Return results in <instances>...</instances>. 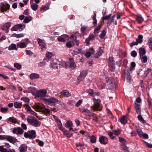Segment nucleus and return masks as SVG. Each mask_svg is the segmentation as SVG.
Masks as SVG:
<instances>
[{
	"instance_id": "26",
	"label": "nucleus",
	"mask_w": 152,
	"mask_h": 152,
	"mask_svg": "<svg viewBox=\"0 0 152 152\" xmlns=\"http://www.w3.org/2000/svg\"><path fill=\"white\" fill-rule=\"evenodd\" d=\"M75 45L74 42L72 41H69L66 44V46L69 48L73 47Z\"/></svg>"
},
{
	"instance_id": "56",
	"label": "nucleus",
	"mask_w": 152,
	"mask_h": 152,
	"mask_svg": "<svg viewBox=\"0 0 152 152\" xmlns=\"http://www.w3.org/2000/svg\"><path fill=\"white\" fill-rule=\"evenodd\" d=\"M25 105L26 109L27 112L29 113L32 110L31 107L28 104H26Z\"/></svg>"
},
{
	"instance_id": "57",
	"label": "nucleus",
	"mask_w": 152,
	"mask_h": 152,
	"mask_svg": "<svg viewBox=\"0 0 152 152\" xmlns=\"http://www.w3.org/2000/svg\"><path fill=\"white\" fill-rule=\"evenodd\" d=\"M53 54L51 52H48L45 55L46 57L48 58H50L52 56Z\"/></svg>"
},
{
	"instance_id": "13",
	"label": "nucleus",
	"mask_w": 152,
	"mask_h": 152,
	"mask_svg": "<svg viewBox=\"0 0 152 152\" xmlns=\"http://www.w3.org/2000/svg\"><path fill=\"white\" fill-rule=\"evenodd\" d=\"M37 41L39 46L42 50L44 48H46V45L44 42V40L39 38L37 39Z\"/></svg>"
},
{
	"instance_id": "9",
	"label": "nucleus",
	"mask_w": 152,
	"mask_h": 152,
	"mask_svg": "<svg viewBox=\"0 0 152 152\" xmlns=\"http://www.w3.org/2000/svg\"><path fill=\"white\" fill-rule=\"evenodd\" d=\"M25 25L24 24H17L12 27V31H17L19 30L20 31H21L25 28Z\"/></svg>"
},
{
	"instance_id": "11",
	"label": "nucleus",
	"mask_w": 152,
	"mask_h": 152,
	"mask_svg": "<svg viewBox=\"0 0 152 152\" xmlns=\"http://www.w3.org/2000/svg\"><path fill=\"white\" fill-rule=\"evenodd\" d=\"M23 130L20 127L14 128L12 131V132L14 134H21L23 133Z\"/></svg>"
},
{
	"instance_id": "45",
	"label": "nucleus",
	"mask_w": 152,
	"mask_h": 152,
	"mask_svg": "<svg viewBox=\"0 0 152 152\" xmlns=\"http://www.w3.org/2000/svg\"><path fill=\"white\" fill-rule=\"evenodd\" d=\"M148 43L149 48L152 50V37L149 38Z\"/></svg>"
},
{
	"instance_id": "27",
	"label": "nucleus",
	"mask_w": 152,
	"mask_h": 152,
	"mask_svg": "<svg viewBox=\"0 0 152 152\" xmlns=\"http://www.w3.org/2000/svg\"><path fill=\"white\" fill-rule=\"evenodd\" d=\"M11 23L8 22L6 23L3 26L2 29L3 30H8L11 26Z\"/></svg>"
},
{
	"instance_id": "62",
	"label": "nucleus",
	"mask_w": 152,
	"mask_h": 152,
	"mask_svg": "<svg viewBox=\"0 0 152 152\" xmlns=\"http://www.w3.org/2000/svg\"><path fill=\"white\" fill-rule=\"evenodd\" d=\"M70 38V41H73L74 42L76 39L77 37L73 34L71 35Z\"/></svg>"
},
{
	"instance_id": "10",
	"label": "nucleus",
	"mask_w": 152,
	"mask_h": 152,
	"mask_svg": "<svg viewBox=\"0 0 152 152\" xmlns=\"http://www.w3.org/2000/svg\"><path fill=\"white\" fill-rule=\"evenodd\" d=\"M99 141L101 144L104 145L107 144L109 142L108 138L104 136H101L99 137Z\"/></svg>"
},
{
	"instance_id": "54",
	"label": "nucleus",
	"mask_w": 152,
	"mask_h": 152,
	"mask_svg": "<svg viewBox=\"0 0 152 152\" xmlns=\"http://www.w3.org/2000/svg\"><path fill=\"white\" fill-rule=\"evenodd\" d=\"M113 131L116 135H118L121 133V131L119 129H117L116 130H113Z\"/></svg>"
},
{
	"instance_id": "28",
	"label": "nucleus",
	"mask_w": 152,
	"mask_h": 152,
	"mask_svg": "<svg viewBox=\"0 0 152 152\" xmlns=\"http://www.w3.org/2000/svg\"><path fill=\"white\" fill-rule=\"evenodd\" d=\"M143 38V36L142 35H138V38L136 39V41L138 44H141L142 42Z\"/></svg>"
},
{
	"instance_id": "48",
	"label": "nucleus",
	"mask_w": 152,
	"mask_h": 152,
	"mask_svg": "<svg viewBox=\"0 0 152 152\" xmlns=\"http://www.w3.org/2000/svg\"><path fill=\"white\" fill-rule=\"evenodd\" d=\"M136 130L138 134L140 137L143 133L141 129L139 127L137 128H136Z\"/></svg>"
},
{
	"instance_id": "46",
	"label": "nucleus",
	"mask_w": 152,
	"mask_h": 152,
	"mask_svg": "<svg viewBox=\"0 0 152 152\" xmlns=\"http://www.w3.org/2000/svg\"><path fill=\"white\" fill-rule=\"evenodd\" d=\"M88 94L92 96H94L96 94L94 92L93 90L91 89L89 90L88 91Z\"/></svg>"
},
{
	"instance_id": "2",
	"label": "nucleus",
	"mask_w": 152,
	"mask_h": 152,
	"mask_svg": "<svg viewBox=\"0 0 152 152\" xmlns=\"http://www.w3.org/2000/svg\"><path fill=\"white\" fill-rule=\"evenodd\" d=\"M27 121L30 125L36 127H39L41 124L40 122L35 119L34 117L31 116H28Z\"/></svg>"
},
{
	"instance_id": "43",
	"label": "nucleus",
	"mask_w": 152,
	"mask_h": 152,
	"mask_svg": "<svg viewBox=\"0 0 152 152\" xmlns=\"http://www.w3.org/2000/svg\"><path fill=\"white\" fill-rule=\"evenodd\" d=\"M140 57L142 61L144 63H145L147 62V57L145 56H140Z\"/></svg>"
},
{
	"instance_id": "50",
	"label": "nucleus",
	"mask_w": 152,
	"mask_h": 152,
	"mask_svg": "<svg viewBox=\"0 0 152 152\" xmlns=\"http://www.w3.org/2000/svg\"><path fill=\"white\" fill-rule=\"evenodd\" d=\"M58 104L60 105L62 107H66V104L61 100H59L57 99V101L56 102Z\"/></svg>"
},
{
	"instance_id": "31",
	"label": "nucleus",
	"mask_w": 152,
	"mask_h": 152,
	"mask_svg": "<svg viewBox=\"0 0 152 152\" xmlns=\"http://www.w3.org/2000/svg\"><path fill=\"white\" fill-rule=\"evenodd\" d=\"M8 50H17V48H16V46L15 44H12L10 45L8 48Z\"/></svg>"
},
{
	"instance_id": "53",
	"label": "nucleus",
	"mask_w": 152,
	"mask_h": 152,
	"mask_svg": "<svg viewBox=\"0 0 152 152\" xmlns=\"http://www.w3.org/2000/svg\"><path fill=\"white\" fill-rule=\"evenodd\" d=\"M122 150L125 152H129L128 148L125 145H123L122 146Z\"/></svg>"
},
{
	"instance_id": "47",
	"label": "nucleus",
	"mask_w": 152,
	"mask_h": 152,
	"mask_svg": "<svg viewBox=\"0 0 152 152\" xmlns=\"http://www.w3.org/2000/svg\"><path fill=\"white\" fill-rule=\"evenodd\" d=\"M87 74V72L86 70H83L82 71L80 75V76L82 77L83 78H84Z\"/></svg>"
},
{
	"instance_id": "37",
	"label": "nucleus",
	"mask_w": 152,
	"mask_h": 152,
	"mask_svg": "<svg viewBox=\"0 0 152 152\" xmlns=\"http://www.w3.org/2000/svg\"><path fill=\"white\" fill-rule=\"evenodd\" d=\"M102 27L101 25H98L96 27L94 30V33L95 34H98L99 33V30Z\"/></svg>"
},
{
	"instance_id": "35",
	"label": "nucleus",
	"mask_w": 152,
	"mask_h": 152,
	"mask_svg": "<svg viewBox=\"0 0 152 152\" xmlns=\"http://www.w3.org/2000/svg\"><path fill=\"white\" fill-rule=\"evenodd\" d=\"M32 19V18L31 16H29L28 17H26L24 19V22L26 23H28L31 21Z\"/></svg>"
},
{
	"instance_id": "17",
	"label": "nucleus",
	"mask_w": 152,
	"mask_h": 152,
	"mask_svg": "<svg viewBox=\"0 0 152 152\" xmlns=\"http://www.w3.org/2000/svg\"><path fill=\"white\" fill-rule=\"evenodd\" d=\"M134 108L136 113L138 114H140L141 113V109L140 104L134 102Z\"/></svg>"
},
{
	"instance_id": "24",
	"label": "nucleus",
	"mask_w": 152,
	"mask_h": 152,
	"mask_svg": "<svg viewBox=\"0 0 152 152\" xmlns=\"http://www.w3.org/2000/svg\"><path fill=\"white\" fill-rule=\"evenodd\" d=\"M70 66L71 68L73 69L75 68L76 67V64L75 63L74 60L72 59H70Z\"/></svg>"
},
{
	"instance_id": "22",
	"label": "nucleus",
	"mask_w": 152,
	"mask_h": 152,
	"mask_svg": "<svg viewBox=\"0 0 152 152\" xmlns=\"http://www.w3.org/2000/svg\"><path fill=\"white\" fill-rule=\"evenodd\" d=\"M136 19L138 23H141L143 21V19L141 15H138L137 16Z\"/></svg>"
},
{
	"instance_id": "15",
	"label": "nucleus",
	"mask_w": 152,
	"mask_h": 152,
	"mask_svg": "<svg viewBox=\"0 0 152 152\" xmlns=\"http://www.w3.org/2000/svg\"><path fill=\"white\" fill-rule=\"evenodd\" d=\"M59 61L56 59H55L51 61L50 66L53 68H57Z\"/></svg>"
},
{
	"instance_id": "55",
	"label": "nucleus",
	"mask_w": 152,
	"mask_h": 152,
	"mask_svg": "<svg viewBox=\"0 0 152 152\" xmlns=\"http://www.w3.org/2000/svg\"><path fill=\"white\" fill-rule=\"evenodd\" d=\"M126 80L128 82L130 83L131 80V77L129 73H127L126 75Z\"/></svg>"
},
{
	"instance_id": "40",
	"label": "nucleus",
	"mask_w": 152,
	"mask_h": 152,
	"mask_svg": "<svg viewBox=\"0 0 152 152\" xmlns=\"http://www.w3.org/2000/svg\"><path fill=\"white\" fill-rule=\"evenodd\" d=\"M106 33L105 30H102L101 34L99 36V37L101 39H103L106 35Z\"/></svg>"
},
{
	"instance_id": "23",
	"label": "nucleus",
	"mask_w": 152,
	"mask_h": 152,
	"mask_svg": "<svg viewBox=\"0 0 152 152\" xmlns=\"http://www.w3.org/2000/svg\"><path fill=\"white\" fill-rule=\"evenodd\" d=\"M30 77L31 79H37L39 78V76L37 74L33 73L30 75Z\"/></svg>"
},
{
	"instance_id": "6",
	"label": "nucleus",
	"mask_w": 152,
	"mask_h": 152,
	"mask_svg": "<svg viewBox=\"0 0 152 152\" xmlns=\"http://www.w3.org/2000/svg\"><path fill=\"white\" fill-rule=\"evenodd\" d=\"M10 6L9 4L6 2H1L0 4V10L2 12L7 11L10 9Z\"/></svg>"
},
{
	"instance_id": "38",
	"label": "nucleus",
	"mask_w": 152,
	"mask_h": 152,
	"mask_svg": "<svg viewBox=\"0 0 152 152\" xmlns=\"http://www.w3.org/2000/svg\"><path fill=\"white\" fill-rule=\"evenodd\" d=\"M72 126L73 124L72 122L70 121H68L65 124V126L66 128L70 127Z\"/></svg>"
},
{
	"instance_id": "19",
	"label": "nucleus",
	"mask_w": 152,
	"mask_h": 152,
	"mask_svg": "<svg viewBox=\"0 0 152 152\" xmlns=\"http://www.w3.org/2000/svg\"><path fill=\"white\" fill-rule=\"evenodd\" d=\"M50 4L48 3H47L46 4L43 6H42L40 8V10L42 12H44L49 8Z\"/></svg>"
},
{
	"instance_id": "32",
	"label": "nucleus",
	"mask_w": 152,
	"mask_h": 152,
	"mask_svg": "<svg viewBox=\"0 0 152 152\" xmlns=\"http://www.w3.org/2000/svg\"><path fill=\"white\" fill-rule=\"evenodd\" d=\"M103 50L101 48L99 47V51L96 54L95 57L96 58H98L99 56L101 55L103 53Z\"/></svg>"
},
{
	"instance_id": "58",
	"label": "nucleus",
	"mask_w": 152,
	"mask_h": 152,
	"mask_svg": "<svg viewBox=\"0 0 152 152\" xmlns=\"http://www.w3.org/2000/svg\"><path fill=\"white\" fill-rule=\"evenodd\" d=\"M8 108L7 107H1V111L2 113H6L7 112Z\"/></svg>"
},
{
	"instance_id": "21",
	"label": "nucleus",
	"mask_w": 152,
	"mask_h": 152,
	"mask_svg": "<svg viewBox=\"0 0 152 152\" xmlns=\"http://www.w3.org/2000/svg\"><path fill=\"white\" fill-rule=\"evenodd\" d=\"M27 149V146L24 144L21 145L19 148L20 152H25Z\"/></svg>"
},
{
	"instance_id": "60",
	"label": "nucleus",
	"mask_w": 152,
	"mask_h": 152,
	"mask_svg": "<svg viewBox=\"0 0 152 152\" xmlns=\"http://www.w3.org/2000/svg\"><path fill=\"white\" fill-rule=\"evenodd\" d=\"M56 122L57 123V124L59 126V129L61 130V128L63 127L62 126V124L61 123V121L59 119L56 121Z\"/></svg>"
},
{
	"instance_id": "41",
	"label": "nucleus",
	"mask_w": 152,
	"mask_h": 152,
	"mask_svg": "<svg viewBox=\"0 0 152 152\" xmlns=\"http://www.w3.org/2000/svg\"><path fill=\"white\" fill-rule=\"evenodd\" d=\"M90 50H91V53L90 52H87L85 54V55L87 57H89L91 55V54H93L94 53V49L91 48L90 49Z\"/></svg>"
},
{
	"instance_id": "7",
	"label": "nucleus",
	"mask_w": 152,
	"mask_h": 152,
	"mask_svg": "<svg viewBox=\"0 0 152 152\" xmlns=\"http://www.w3.org/2000/svg\"><path fill=\"white\" fill-rule=\"evenodd\" d=\"M47 91L45 89H42L37 91L35 94V96L38 97H45L46 95Z\"/></svg>"
},
{
	"instance_id": "51",
	"label": "nucleus",
	"mask_w": 152,
	"mask_h": 152,
	"mask_svg": "<svg viewBox=\"0 0 152 152\" xmlns=\"http://www.w3.org/2000/svg\"><path fill=\"white\" fill-rule=\"evenodd\" d=\"M96 13H94V15H93L92 19L94 21L93 22V24L94 25H95L97 23V20L96 18Z\"/></svg>"
},
{
	"instance_id": "42",
	"label": "nucleus",
	"mask_w": 152,
	"mask_h": 152,
	"mask_svg": "<svg viewBox=\"0 0 152 152\" xmlns=\"http://www.w3.org/2000/svg\"><path fill=\"white\" fill-rule=\"evenodd\" d=\"M22 105L21 103L18 102H15L14 104V106L16 108H20L21 107Z\"/></svg>"
},
{
	"instance_id": "8",
	"label": "nucleus",
	"mask_w": 152,
	"mask_h": 152,
	"mask_svg": "<svg viewBox=\"0 0 152 152\" xmlns=\"http://www.w3.org/2000/svg\"><path fill=\"white\" fill-rule=\"evenodd\" d=\"M45 102L49 104L55 105L56 103L57 99L53 97H50L48 99L45 98L44 99Z\"/></svg>"
},
{
	"instance_id": "25",
	"label": "nucleus",
	"mask_w": 152,
	"mask_h": 152,
	"mask_svg": "<svg viewBox=\"0 0 152 152\" xmlns=\"http://www.w3.org/2000/svg\"><path fill=\"white\" fill-rule=\"evenodd\" d=\"M106 81L109 84H113L114 83V79L113 78L107 77L106 78Z\"/></svg>"
},
{
	"instance_id": "3",
	"label": "nucleus",
	"mask_w": 152,
	"mask_h": 152,
	"mask_svg": "<svg viewBox=\"0 0 152 152\" xmlns=\"http://www.w3.org/2000/svg\"><path fill=\"white\" fill-rule=\"evenodd\" d=\"M33 108L37 111L42 112L45 115L49 114L50 110L43 107H41L40 105L36 104L33 106Z\"/></svg>"
},
{
	"instance_id": "20",
	"label": "nucleus",
	"mask_w": 152,
	"mask_h": 152,
	"mask_svg": "<svg viewBox=\"0 0 152 152\" xmlns=\"http://www.w3.org/2000/svg\"><path fill=\"white\" fill-rule=\"evenodd\" d=\"M60 94L61 95L66 97H68L71 96V94L68 91L64 90L61 91Z\"/></svg>"
},
{
	"instance_id": "29",
	"label": "nucleus",
	"mask_w": 152,
	"mask_h": 152,
	"mask_svg": "<svg viewBox=\"0 0 152 152\" xmlns=\"http://www.w3.org/2000/svg\"><path fill=\"white\" fill-rule=\"evenodd\" d=\"M146 51L144 48H140L139 49V53L140 56L144 55Z\"/></svg>"
},
{
	"instance_id": "16",
	"label": "nucleus",
	"mask_w": 152,
	"mask_h": 152,
	"mask_svg": "<svg viewBox=\"0 0 152 152\" xmlns=\"http://www.w3.org/2000/svg\"><path fill=\"white\" fill-rule=\"evenodd\" d=\"M69 36L67 35H62L61 37L58 38V41L60 42H64L66 40H67L69 39Z\"/></svg>"
},
{
	"instance_id": "1",
	"label": "nucleus",
	"mask_w": 152,
	"mask_h": 152,
	"mask_svg": "<svg viewBox=\"0 0 152 152\" xmlns=\"http://www.w3.org/2000/svg\"><path fill=\"white\" fill-rule=\"evenodd\" d=\"M94 104L91 107V109L94 111H101L102 110V106L101 104V101L99 99H96L93 97V98Z\"/></svg>"
},
{
	"instance_id": "39",
	"label": "nucleus",
	"mask_w": 152,
	"mask_h": 152,
	"mask_svg": "<svg viewBox=\"0 0 152 152\" xmlns=\"http://www.w3.org/2000/svg\"><path fill=\"white\" fill-rule=\"evenodd\" d=\"M137 118L139 121L141 123H146L145 121L143 119L140 114H139L137 116Z\"/></svg>"
},
{
	"instance_id": "59",
	"label": "nucleus",
	"mask_w": 152,
	"mask_h": 152,
	"mask_svg": "<svg viewBox=\"0 0 152 152\" xmlns=\"http://www.w3.org/2000/svg\"><path fill=\"white\" fill-rule=\"evenodd\" d=\"M144 139H147L148 138V136L147 134L143 133L140 137Z\"/></svg>"
},
{
	"instance_id": "36",
	"label": "nucleus",
	"mask_w": 152,
	"mask_h": 152,
	"mask_svg": "<svg viewBox=\"0 0 152 152\" xmlns=\"http://www.w3.org/2000/svg\"><path fill=\"white\" fill-rule=\"evenodd\" d=\"M120 122L122 124H126L127 123V120L126 119V118L125 116H123L121 117L120 120Z\"/></svg>"
},
{
	"instance_id": "12",
	"label": "nucleus",
	"mask_w": 152,
	"mask_h": 152,
	"mask_svg": "<svg viewBox=\"0 0 152 152\" xmlns=\"http://www.w3.org/2000/svg\"><path fill=\"white\" fill-rule=\"evenodd\" d=\"M25 40L26 41V43L23 42H19L17 44V47L18 48H24L26 47L27 45L28 44L27 42L28 41V39H26Z\"/></svg>"
},
{
	"instance_id": "4",
	"label": "nucleus",
	"mask_w": 152,
	"mask_h": 152,
	"mask_svg": "<svg viewBox=\"0 0 152 152\" xmlns=\"http://www.w3.org/2000/svg\"><path fill=\"white\" fill-rule=\"evenodd\" d=\"M24 137L26 138L32 139L35 138L36 137L35 131L33 130L25 132L24 134Z\"/></svg>"
},
{
	"instance_id": "52",
	"label": "nucleus",
	"mask_w": 152,
	"mask_h": 152,
	"mask_svg": "<svg viewBox=\"0 0 152 152\" xmlns=\"http://www.w3.org/2000/svg\"><path fill=\"white\" fill-rule=\"evenodd\" d=\"M90 141L92 143H95L96 142V137L94 136H92L90 139Z\"/></svg>"
},
{
	"instance_id": "49",
	"label": "nucleus",
	"mask_w": 152,
	"mask_h": 152,
	"mask_svg": "<svg viewBox=\"0 0 152 152\" xmlns=\"http://www.w3.org/2000/svg\"><path fill=\"white\" fill-rule=\"evenodd\" d=\"M151 70L149 68H148L144 72V76L145 77H147L148 73L151 71Z\"/></svg>"
},
{
	"instance_id": "30",
	"label": "nucleus",
	"mask_w": 152,
	"mask_h": 152,
	"mask_svg": "<svg viewBox=\"0 0 152 152\" xmlns=\"http://www.w3.org/2000/svg\"><path fill=\"white\" fill-rule=\"evenodd\" d=\"M31 3V9L34 11L37 10L38 8V5L36 3H34L33 2Z\"/></svg>"
},
{
	"instance_id": "18",
	"label": "nucleus",
	"mask_w": 152,
	"mask_h": 152,
	"mask_svg": "<svg viewBox=\"0 0 152 152\" xmlns=\"http://www.w3.org/2000/svg\"><path fill=\"white\" fill-rule=\"evenodd\" d=\"M6 139L7 140V141H8L10 142L13 144H14L17 141V139H15L13 137L9 136H7L6 137Z\"/></svg>"
},
{
	"instance_id": "63",
	"label": "nucleus",
	"mask_w": 152,
	"mask_h": 152,
	"mask_svg": "<svg viewBox=\"0 0 152 152\" xmlns=\"http://www.w3.org/2000/svg\"><path fill=\"white\" fill-rule=\"evenodd\" d=\"M111 14H109L108 15L104 16L102 18V19L103 20H107L110 18L111 17Z\"/></svg>"
},
{
	"instance_id": "5",
	"label": "nucleus",
	"mask_w": 152,
	"mask_h": 152,
	"mask_svg": "<svg viewBox=\"0 0 152 152\" xmlns=\"http://www.w3.org/2000/svg\"><path fill=\"white\" fill-rule=\"evenodd\" d=\"M79 110L81 113L86 116V119L88 120L91 119V112L89 110L82 107L80 108Z\"/></svg>"
},
{
	"instance_id": "14",
	"label": "nucleus",
	"mask_w": 152,
	"mask_h": 152,
	"mask_svg": "<svg viewBox=\"0 0 152 152\" xmlns=\"http://www.w3.org/2000/svg\"><path fill=\"white\" fill-rule=\"evenodd\" d=\"M61 130L63 132L64 134L67 137H70L73 135L72 134L69 132L65 129L63 127L61 128Z\"/></svg>"
},
{
	"instance_id": "34",
	"label": "nucleus",
	"mask_w": 152,
	"mask_h": 152,
	"mask_svg": "<svg viewBox=\"0 0 152 152\" xmlns=\"http://www.w3.org/2000/svg\"><path fill=\"white\" fill-rule=\"evenodd\" d=\"M98 88L100 89H102L105 86V84L102 82H100L97 84Z\"/></svg>"
},
{
	"instance_id": "33",
	"label": "nucleus",
	"mask_w": 152,
	"mask_h": 152,
	"mask_svg": "<svg viewBox=\"0 0 152 152\" xmlns=\"http://www.w3.org/2000/svg\"><path fill=\"white\" fill-rule=\"evenodd\" d=\"M109 66L110 69L112 71L114 70L115 68V63H109Z\"/></svg>"
},
{
	"instance_id": "64",
	"label": "nucleus",
	"mask_w": 152,
	"mask_h": 152,
	"mask_svg": "<svg viewBox=\"0 0 152 152\" xmlns=\"http://www.w3.org/2000/svg\"><path fill=\"white\" fill-rule=\"evenodd\" d=\"M14 66L18 69H20L21 66V65L18 63H15L14 64Z\"/></svg>"
},
{
	"instance_id": "61",
	"label": "nucleus",
	"mask_w": 152,
	"mask_h": 152,
	"mask_svg": "<svg viewBox=\"0 0 152 152\" xmlns=\"http://www.w3.org/2000/svg\"><path fill=\"white\" fill-rule=\"evenodd\" d=\"M81 49H77L75 50H73L74 53L75 55H77L81 52Z\"/></svg>"
},
{
	"instance_id": "44",
	"label": "nucleus",
	"mask_w": 152,
	"mask_h": 152,
	"mask_svg": "<svg viewBox=\"0 0 152 152\" xmlns=\"http://www.w3.org/2000/svg\"><path fill=\"white\" fill-rule=\"evenodd\" d=\"M9 121L15 124L17 122V119L13 117H10L9 118Z\"/></svg>"
}]
</instances>
